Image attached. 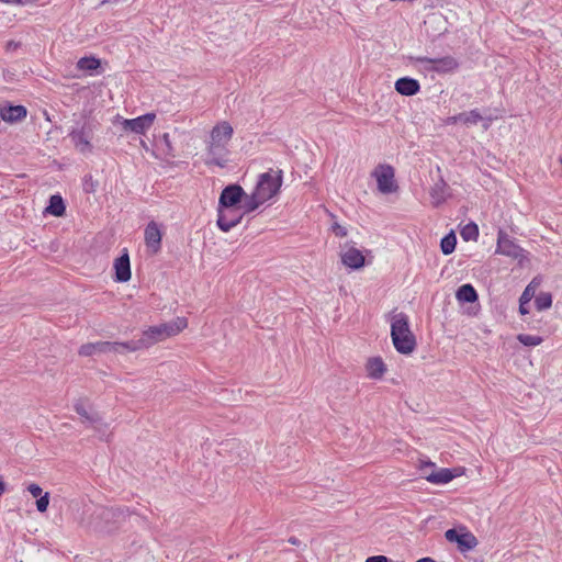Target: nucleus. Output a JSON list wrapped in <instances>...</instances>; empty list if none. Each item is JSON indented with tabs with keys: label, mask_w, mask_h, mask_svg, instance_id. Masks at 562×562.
I'll list each match as a JSON object with an SVG mask.
<instances>
[{
	"label": "nucleus",
	"mask_w": 562,
	"mask_h": 562,
	"mask_svg": "<svg viewBox=\"0 0 562 562\" xmlns=\"http://www.w3.org/2000/svg\"><path fill=\"white\" fill-rule=\"evenodd\" d=\"M81 525L98 533H111L125 521L130 515L127 508L94 506L85 510Z\"/></svg>",
	"instance_id": "1"
},
{
	"label": "nucleus",
	"mask_w": 562,
	"mask_h": 562,
	"mask_svg": "<svg viewBox=\"0 0 562 562\" xmlns=\"http://www.w3.org/2000/svg\"><path fill=\"white\" fill-rule=\"evenodd\" d=\"M233 126L226 121L217 123L212 128L206 145V165H216L218 167L226 165L227 146L233 137Z\"/></svg>",
	"instance_id": "2"
},
{
	"label": "nucleus",
	"mask_w": 562,
	"mask_h": 562,
	"mask_svg": "<svg viewBox=\"0 0 562 562\" xmlns=\"http://www.w3.org/2000/svg\"><path fill=\"white\" fill-rule=\"evenodd\" d=\"M188 326L186 317H176L169 323L150 326L143 333V337L137 340H131V345L137 347V350L149 348L156 342L162 341L169 337L176 336Z\"/></svg>",
	"instance_id": "3"
},
{
	"label": "nucleus",
	"mask_w": 562,
	"mask_h": 562,
	"mask_svg": "<svg viewBox=\"0 0 562 562\" xmlns=\"http://www.w3.org/2000/svg\"><path fill=\"white\" fill-rule=\"evenodd\" d=\"M391 337L400 353L411 355L416 348V338L409 328L408 317L404 313L392 316Z\"/></svg>",
	"instance_id": "4"
},
{
	"label": "nucleus",
	"mask_w": 562,
	"mask_h": 562,
	"mask_svg": "<svg viewBox=\"0 0 562 562\" xmlns=\"http://www.w3.org/2000/svg\"><path fill=\"white\" fill-rule=\"evenodd\" d=\"M137 351V347L131 345V341L125 342H111V341H97V342H88L83 344L78 353L82 357H90L93 355L100 353H124V352H134Z\"/></svg>",
	"instance_id": "5"
},
{
	"label": "nucleus",
	"mask_w": 562,
	"mask_h": 562,
	"mask_svg": "<svg viewBox=\"0 0 562 562\" xmlns=\"http://www.w3.org/2000/svg\"><path fill=\"white\" fill-rule=\"evenodd\" d=\"M282 186V170L269 169L259 176L255 191L266 202L276 196Z\"/></svg>",
	"instance_id": "6"
},
{
	"label": "nucleus",
	"mask_w": 562,
	"mask_h": 562,
	"mask_svg": "<svg viewBox=\"0 0 562 562\" xmlns=\"http://www.w3.org/2000/svg\"><path fill=\"white\" fill-rule=\"evenodd\" d=\"M412 63L424 65L426 71H435L438 74H448L454 71L459 67L458 60L452 56H443L440 58H428L425 56L411 57Z\"/></svg>",
	"instance_id": "7"
},
{
	"label": "nucleus",
	"mask_w": 562,
	"mask_h": 562,
	"mask_svg": "<svg viewBox=\"0 0 562 562\" xmlns=\"http://www.w3.org/2000/svg\"><path fill=\"white\" fill-rule=\"evenodd\" d=\"M445 537L449 542H456L461 552L473 550L479 544L476 537L465 527L448 529Z\"/></svg>",
	"instance_id": "8"
},
{
	"label": "nucleus",
	"mask_w": 562,
	"mask_h": 562,
	"mask_svg": "<svg viewBox=\"0 0 562 562\" xmlns=\"http://www.w3.org/2000/svg\"><path fill=\"white\" fill-rule=\"evenodd\" d=\"M95 124L93 121H87L80 130H74L70 132L69 137L71 138L75 147L82 154L90 153L92 149L90 139L93 134Z\"/></svg>",
	"instance_id": "9"
},
{
	"label": "nucleus",
	"mask_w": 562,
	"mask_h": 562,
	"mask_svg": "<svg viewBox=\"0 0 562 562\" xmlns=\"http://www.w3.org/2000/svg\"><path fill=\"white\" fill-rule=\"evenodd\" d=\"M378 183L380 192L386 194L396 191L397 186L394 180V168L390 165H379L372 172Z\"/></svg>",
	"instance_id": "10"
},
{
	"label": "nucleus",
	"mask_w": 562,
	"mask_h": 562,
	"mask_svg": "<svg viewBox=\"0 0 562 562\" xmlns=\"http://www.w3.org/2000/svg\"><path fill=\"white\" fill-rule=\"evenodd\" d=\"M496 252L510 257L513 259H517L519 262H521L526 258L525 250L520 246L515 244L509 238V236L502 229H499L497 234Z\"/></svg>",
	"instance_id": "11"
},
{
	"label": "nucleus",
	"mask_w": 562,
	"mask_h": 562,
	"mask_svg": "<svg viewBox=\"0 0 562 562\" xmlns=\"http://www.w3.org/2000/svg\"><path fill=\"white\" fill-rule=\"evenodd\" d=\"M217 226L223 232H228L240 223L244 216L241 207L217 209Z\"/></svg>",
	"instance_id": "12"
},
{
	"label": "nucleus",
	"mask_w": 562,
	"mask_h": 562,
	"mask_svg": "<svg viewBox=\"0 0 562 562\" xmlns=\"http://www.w3.org/2000/svg\"><path fill=\"white\" fill-rule=\"evenodd\" d=\"M245 195L244 189L238 184H231L223 189L217 209H231L239 206Z\"/></svg>",
	"instance_id": "13"
},
{
	"label": "nucleus",
	"mask_w": 562,
	"mask_h": 562,
	"mask_svg": "<svg viewBox=\"0 0 562 562\" xmlns=\"http://www.w3.org/2000/svg\"><path fill=\"white\" fill-rule=\"evenodd\" d=\"M155 119H156L155 113H146L145 115L138 116L136 119L122 120V126H123L124 131H131L136 134H144L147 130H149L151 127Z\"/></svg>",
	"instance_id": "14"
},
{
	"label": "nucleus",
	"mask_w": 562,
	"mask_h": 562,
	"mask_svg": "<svg viewBox=\"0 0 562 562\" xmlns=\"http://www.w3.org/2000/svg\"><path fill=\"white\" fill-rule=\"evenodd\" d=\"M161 231L158 224L154 221L149 222L145 228V244L153 254H157L161 248Z\"/></svg>",
	"instance_id": "15"
},
{
	"label": "nucleus",
	"mask_w": 562,
	"mask_h": 562,
	"mask_svg": "<svg viewBox=\"0 0 562 562\" xmlns=\"http://www.w3.org/2000/svg\"><path fill=\"white\" fill-rule=\"evenodd\" d=\"M74 408L78 415L81 416L82 423H87L91 426H93L95 429H99V426L102 425V418L98 413H90L86 406V401L82 398H79L74 404Z\"/></svg>",
	"instance_id": "16"
},
{
	"label": "nucleus",
	"mask_w": 562,
	"mask_h": 562,
	"mask_svg": "<svg viewBox=\"0 0 562 562\" xmlns=\"http://www.w3.org/2000/svg\"><path fill=\"white\" fill-rule=\"evenodd\" d=\"M115 279L119 282H127L131 279V263L127 251L114 261Z\"/></svg>",
	"instance_id": "17"
},
{
	"label": "nucleus",
	"mask_w": 562,
	"mask_h": 562,
	"mask_svg": "<svg viewBox=\"0 0 562 562\" xmlns=\"http://www.w3.org/2000/svg\"><path fill=\"white\" fill-rule=\"evenodd\" d=\"M340 257L342 263L351 269H359L364 265V256L355 247L347 248L340 254Z\"/></svg>",
	"instance_id": "18"
},
{
	"label": "nucleus",
	"mask_w": 562,
	"mask_h": 562,
	"mask_svg": "<svg viewBox=\"0 0 562 562\" xmlns=\"http://www.w3.org/2000/svg\"><path fill=\"white\" fill-rule=\"evenodd\" d=\"M26 109L23 105H9L0 109V116L8 123H16L26 116Z\"/></svg>",
	"instance_id": "19"
},
{
	"label": "nucleus",
	"mask_w": 562,
	"mask_h": 562,
	"mask_svg": "<svg viewBox=\"0 0 562 562\" xmlns=\"http://www.w3.org/2000/svg\"><path fill=\"white\" fill-rule=\"evenodd\" d=\"M448 184L443 180L442 177H439V179L434 183V186L430 188V198H431V204L434 206H439L441 203H443L448 196Z\"/></svg>",
	"instance_id": "20"
},
{
	"label": "nucleus",
	"mask_w": 562,
	"mask_h": 562,
	"mask_svg": "<svg viewBox=\"0 0 562 562\" xmlns=\"http://www.w3.org/2000/svg\"><path fill=\"white\" fill-rule=\"evenodd\" d=\"M395 90L406 97L415 95L420 90V85L416 79L403 77L396 80Z\"/></svg>",
	"instance_id": "21"
},
{
	"label": "nucleus",
	"mask_w": 562,
	"mask_h": 562,
	"mask_svg": "<svg viewBox=\"0 0 562 562\" xmlns=\"http://www.w3.org/2000/svg\"><path fill=\"white\" fill-rule=\"evenodd\" d=\"M366 370L369 378L381 379L386 371V367L381 358L374 357L367 361Z\"/></svg>",
	"instance_id": "22"
},
{
	"label": "nucleus",
	"mask_w": 562,
	"mask_h": 562,
	"mask_svg": "<svg viewBox=\"0 0 562 562\" xmlns=\"http://www.w3.org/2000/svg\"><path fill=\"white\" fill-rule=\"evenodd\" d=\"M266 201L258 196V193L254 190L251 194L244 195L241 203L239 207H241V212L244 214L249 213L258 209L261 204H263Z\"/></svg>",
	"instance_id": "23"
},
{
	"label": "nucleus",
	"mask_w": 562,
	"mask_h": 562,
	"mask_svg": "<svg viewBox=\"0 0 562 562\" xmlns=\"http://www.w3.org/2000/svg\"><path fill=\"white\" fill-rule=\"evenodd\" d=\"M454 477V474L449 469H440L426 475V480L434 484H446Z\"/></svg>",
	"instance_id": "24"
},
{
	"label": "nucleus",
	"mask_w": 562,
	"mask_h": 562,
	"mask_svg": "<svg viewBox=\"0 0 562 562\" xmlns=\"http://www.w3.org/2000/svg\"><path fill=\"white\" fill-rule=\"evenodd\" d=\"M456 296L458 301L465 303H473L477 300V293L471 284L461 285L458 289Z\"/></svg>",
	"instance_id": "25"
},
{
	"label": "nucleus",
	"mask_w": 562,
	"mask_h": 562,
	"mask_svg": "<svg viewBox=\"0 0 562 562\" xmlns=\"http://www.w3.org/2000/svg\"><path fill=\"white\" fill-rule=\"evenodd\" d=\"M66 207L60 195H52L49 199V205L46 207V212L54 216H63Z\"/></svg>",
	"instance_id": "26"
},
{
	"label": "nucleus",
	"mask_w": 562,
	"mask_h": 562,
	"mask_svg": "<svg viewBox=\"0 0 562 562\" xmlns=\"http://www.w3.org/2000/svg\"><path fill=\"white\" fill-rule=\"evenodd\" d=\"M483 120V116L480 114L479 110L474 109L469 112L460 113V123L465 126L476 125L479 122Z\"/></svg>",
	"instance_id": "27"
},
{
	"label": "nucleus",
	"mask_w": 562,
	"mask_h": 562,
	"mask_svg": "<svg viewBox=\"0 0 562 562\" xmlns=\"http://www.w3.org/2000/svg\"><path fill=\"white\" fill-rule=\"evenodd\" d=\"M77 67L80 70L92 71L100 67V60L95 57H82L78 60Z\"/></svg>",
	"instance_id": "28"
},
{
	"label": "nucleus",
	"mask_w": 562,
	"mask_h": 562,
	"mask_svg": "<svg viewBox=\"0 0 562 562\" xmlns=\"http://www.w3.org/2000/svg\"><path fill=\"white\" fill-rule=\"evenodd\" d=\"M456 245H457L456 235L453 233H450L441 239V243H440L441 251L445 255H450L451 252H453Z\"/></svg>",
	"instance_id": "29"
},
{
	"label": "nucleus",
	"mask_w": 562,
	"mask_h": 562,
	"mask_svg": "<svg viewBox=\"0 0 562 562\" xmlns=\"http://www.w3.org/2000/svg\"><path fill=\"white\" fill-rule=\"evenodd\" d=\"M461 237L465 240V241H470V240H476L477 237H479V227L476 224L474 223H469L467 224L462 229H461Z\"/></svg>",
	"instance_id": "30"
},
{
	"label": "nucleus",
	"mask_w": 562,
	"mask_h": 562,
	"mask_svg": "<svg viewBox=\"0 0 562 562\" xmlns=\"http://www.w3.org/2000/svg\"><path fill=\"white\" fill-rule=\"evenodd\" d=\"M535 294V291L531 289V285L529 284L525 291L522 292L520 299H519V312L520 314L525 315L528 314V310L526 307V304L530 302Z\"/></svg>",
	"instance_id": "31"
},
{
	"label": "nucleus",
	"mask_w": 562,
	"mask_h": 562,
	"mask_svg": "<svg viewBox=\"0 0 562 562\" xmlns=\"http://www.w3.org/2000/svg\"><path fill=\"white\" fill-rule=\"evenodd\" d=\"M535 305L538 311H543L552 305V296L548 292H541L535 300Z\"/></svg>",
	"instance_id": "32"
},
{
	"label": "nucleus",
	"mask_w": 562,
	"mask_h": 562,
	"mask_svg": "<svg viewBox=\"0 0 562 562\" xmlns=\"http://www.w3.org/2000/svg\"><path fill=\"white\" fill-rule=\"evenodd\" d=\"M517 339L525 346H538L542 342V338L539 336L520 334Z\"/></svg>",
	"instance_id": "33"
},
{
	"label": "nucleus",
	"mask_w": 562,
	"mask_h": 562,
	"mask_svg": "<svg viewBox=\"0 0 562 562\" xmlns=\"http://www.w3.org/2000/svg\"><path fill=\"white\" fill-rule=\"evenodd\" d=\"M49 504V493H45L36 501V508L40 513H44L47 510Z\"/></svg>",
	"instance_id": "34"
},
{
	"label": "nucleus",
	"mask_w": 562,
	"mask_h": 562,
	"mask_svg": "<svg viewBox=\"0 0 562 562\" xmlns=\"http://www.w3.org/2000/svg\"><path fill=\"white\" fill-rule=\"evenodd\" d=\"M331 232L338 237H346L348 232L347 228L335 222L331 225Z\"/></svg>",
	"instance_id": "35"
},
{
	"label": "nucleus",
	"mask_w": 562,
	"mask_h": 562,
	"mask_svg": "<svg viewBox=\"0 0 562 562\" xmlns=\"http://www.w3.org/2000/svg\"><path fill=\"white\" fill-rule=\"evenodd\" d=\"M27 491L32 494L33 497H41L42 496V487L35 483H31L27 486Z\"/></svg>",
	"instance_id": "36"
},
{
	"label": "nucleus",
	"mask_w": 562,
	"mask_h": 562,
	"mask_svg": "<svg viewBox=\"0 0 562 562\" xmlns=\"http://www.w3.org/2000/svg\"><path fill=\"white\" fill-rule=\"evenodd\" d=\"M366 562H390V560L385 555H372Z\"/></svg>",
	"instance_id": "37"
},
{
	"label": "nucleus",
	"mask_w": 562,
	"mask_h": 562,
	"mask_svg": "<svg viewBox=\"0 0 562 562\" xmlns=\"http://www.w3.org/2000/svg\"><path fill=\"white\" fill-rule=\"evenodd\" d=\"M445 123L447 125H452V124H457V123H460V113L457 114V115H453V116H449L445 120Z\"/></svg>",
	"instance_id": "38"
},
{
	"label": "nucleus",
	"mask_w": 562,
	"mask_h": 562,
	"mask_svg": "<svg viewBox=\"0 0 562 562\" xmlns=\"http://www.w3.org/2000/svg\"><path fill=\"white\" fill-rule=\"evenodd\" d=\"M162 139H164L166 146L168 147V149L170 150L171 149V144H170V139H169V134H167V133L164 134Z\"/></svg>",
	"instance_id": "39"
},
{
	"label": "nucleus",
	"mask_w": 562,
	"mask_h": 562,
	"mask_svg": "<svg viewBox=\"0 0 562 562\" xmlns=\"http://www.w3.org/2000/svg\"><path fill=\"white\" fill-rule=\"evenodd\" d=\"M491 121H492L491 119H484V117H483L482 122H483V128H484L485 131L490 128V126H491Z\"/></svg>",
	"instance_id": "40"
},
{
	"label": "nucleus",
	"mask_w": 562,
	"mask_h": 562,
	"mask_svg": "<svg viewBox=\"0 0 562 562\" xmlns=\"http://www.w3.org/2000/svg\"><path fill=\"white\" fill-rule=\"evenodd\" d=\"M0 2H3V3H16V4H22L23 1L22 0H0Z\"/></svg>",
	"instance_id": "41"
},
{
	"label": "nucleus",
	"mask_w": 562,
	"mask_h": 562,
	"mask_svg": "<svg viewBox=\"0 0 562 562\" xmlns=\"http://www.w3.org/2000/svg\"><path fill=\"white\" fill-rule=\"evenodd\" d=\"M416 562H436V561L432 560L431 558H422V559L417 560Z\"/></svg>",
	"instance_id": "42"
},
{
	"label": "nucleus",
	"mask_w": 562,
	"mask_h": 562,
	"mask_svg": "<svg viewBox=\"0 0 562 562\" xmlns=\"http://www.w3.org/2000/svg\"><path fill=\"white\" fill-rule=\"evenodd\" d=\"M289 542H290V543H292V544H297V543H299V540H297L296 538H294V537H291V538L289 539Z\"/></svg>",
	"instance_id": "43"
},
{
	"label": "nucleus",
	"mask_w": 562,
	"mask_h": 562,
	"mask_svg": "<svg viewBox=\"0 0 562 562\" xmlns=\"http://www.w3.org/2000/svg\"><path fill=\"white\" fill-rule=\"evenodd\" d=\"M8 47H16V44H13L12 42L8 43Z\"/></svg>",
	"instance_id": "44"
},
{
	"label": "nucleus",
	"mask_w": 562,
	"mask_h": 562,
	"mask_svg": "<svg viewBox=\"0 0 562 562\" xmlns=\"http://www.w3.org/2000/svg\"><path fill=\"white\" fill-rule=\"evenodd\" d=\"M8 47H16V44H13L12 42L8 43Z\"/></svg>",
	"instance_id": "45"
},
{
	"label": "nucleus",
	"mask_w": 562,
	"mask_h": 562,
	"mask_svg": "<svg viewBox=\"0 0 562 562\" xmlns=\"http://www.w3.org/2000/svg\"><path fill=\"white\" fill-rule=\"evenodd\" d=\"M426 465H427V467H432V465H434V463H431V462H427V463H426Z\"/></svg>",
	"instance_id": "46"
},
{
	"label": "nucleus",
	"mask_w": 562,
	"mask_h": 562,
	"mask_svg": "<svg viewBox=\"0 0 562 562\" xmlns=\"http://www.w3.org/2000/svg\"><path fill=\"white\" fill-rule=\"evenodd\" d=\"M560 162L562 164V155H561V157H560Z\"/></svg>",
	"instance_id": "47"
}]
</instances>
